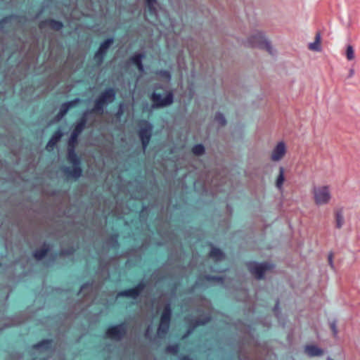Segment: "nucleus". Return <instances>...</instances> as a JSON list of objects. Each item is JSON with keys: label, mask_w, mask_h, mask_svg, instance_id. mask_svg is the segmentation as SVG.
I'll return each mask as SVG.
<instances>
[{"label": "nucleus", "mask_w": 360, "mask_h": 360, "mask_svg": "<svg viewBox=\"0 0 360 360\" xmlns=\"http://www.w3.org/2000/svg\"><path fill=\"white\" fill-rule=\"evenodd\" d=\"M79 136L71 133L68 141L67 160L72 166H62L60 167V172L66 181H76L82 176V158L76 153V146L78 143Z\"/></svg>", "instance_id": "f257e3e1"}, {"label": "nucleus", "mask_w": 360, "mask_h": 360, "mask_svg": "<svg viewBox=\"0 0 360 360\" xmlns=\"http://www.w3.org/2000/svg\"><path fill=\"white\" fill-rule=\"evenodd\" d=\"M116 97V90L113 87L105 89L95 100L92 111L103 114L104 106L114 101Z\"/></svg>", "instance_id": "f03ea898"}, {"label": "nucleus", "mask_w": 360, "mask_h": 360, "mask_svg": "<svg viewBox=\"0 0 360 360\" xmlns=\"http://www.w3.org/2000/svg\"><path fill=\"white\" fill-rule=\"evenodd\" d=\"M172 316V304L170 301H167L164 304L163 309L160 315V323L158 327V335L160 337L165 335L169 332Z\"/></svg>", "instance_id": "7ed1b4c3"}, {"label": "nucleus", "mask_w": 360, "mask_h": 360, "mask_svg": "<svg viewBox=\"0 0 360 360\" xmlns=\"http://www.w3.org/2000/svg\"><path fill=\"white\" fill-rule=\"evenodd\" d=\"M245 46L251 48H258L264 49L269 54H273V48L269 41H268L264 33L257 32L249 37L245 41Z\"/></svg>", "instance_id": "20e7f679"}, {"label": "nucleus", "mask_w": 360, "mask_h": 360, "mask_svg": "<svg viewBox=\"0 0 360 360\" xmlns=\"http://www.w3.org/2000/svg\"><path fill=\"white\" fill-rule=\"evenodd\" d=\"M152 101V108H162L172 105L174 103V95L172 90L165 91V96L156 92H153L150 96Z\"/></svg>", "instance_id": "39448f33"}, {"label": "nucleus", "mask_w": 360, "mask_h": 360, "mask_svg": "<svg viewBox=\"0 0 360 360\" xmlns=\"http://www.w3.org/2000/svg\"><path fill=\"white\" fill-rule=\"evenodd\" d=\"M138 136L141 141L143 150H145L152 137L153 125L146 120H141L139 123Z\"/></svg>", "instance_id": "423d86ee"}, {"label": "nucleus", "mask_w": 360, "mask_h": 360, "mask_svg": "<svg viewBox=\"0 0 360 360\" xmlns=\"http://www.w3.org/2000/svg\"><path fill=\"white\" fill-rule=\"evenodd\" d=\"M246 267L251 274L254 275L257 280L263 279L266 271L271 270L274 265L266 262H257L250 261L246 263Z\"/></svg>", "instance_id": "0eeeda50"}, {"label": "nucleus", "mask_w": 360, "mask_h": 360, "mask_svg": "<svg viewBox=\"0 0 360 360\" xmlns=\"http://www.w3.org/2000/svg\"><path fill=\"white\" fill-rule=\"evenodd\" d=\"M314 200L317 205H326L331 198L328 186H314L312 189Z\"/></svg>", "instance_id": "6e6552de"}, {"label": "nucleus", "mask_w": 360, "mask_h": 360, "mask_svg": "<svg viewBox=\"0 0 360 360\" xmlns=\"http://www.w3.org/2000/svg\"><path fill=\"white\" fill-rule=\"evenodd\" d=\"M211 320L210 316L208 315H202L197 319L193 318H186L185 321L187 323V329L184 334L182 336V339H185L188 338L195 329L200 326H205L207 323H209Z\"/></svg>", "instance_id": "1a4fd4ad"}, {"label": "nucleus", "mask_w": 360, "mask_h": 360, "mask_svg": "<svg viewBox=\"0 0 360 360\" xmlns=\"http://www.w3.org/2000/svg\"><path fill=\"white\" fill-rule=\"evenodd\" d=\"M114 42L113 37H109L100 44L93 56V60L97 66H101L106 56L108 50Z\"/></svg>", "instance_id": "9d476101"}, {"label": "nucleus", "mask_w": 360, "mask_h": 360, "mask_svg": "<svg viewBox=\"0 0 360 360\" xmlns=\"http://www.w3.org/2000/svg\"><path fill=\"white\" fill-rule=\"evenodd\" d=\"M148 282L142 279L134 288L121 290L117 292V297H129L134 300L137 299L141 292L146 288Z\"/></svg>", "instance_id": "9b49d317"}, {"label": "nucleus", "mask_w": 360, "mask_h": 360, "mask_svg": "<svg viewBox=\"0 0 360 360\" xmlns=\"http://www.w3.org/2000/svg\"><path fill=\"white\" fill-rule=\"evenodd\" d=\"M127 333V325L123 322L109 326L105 331V336L112 340H121Z\"/></svg>", "instance_id": "f8f14e48"}, {"label": "nucleus", "mask_w": 360, "mask_h": 360, "mask_svg": "<svg viewBox=\"0 0 360 360\" xmlns=\"http://www.w3.org/2000/svg\"><path fill=\"white\" fill-rule=\"evenodd\" d=\"M145 58V53L143 52L134 53L129 59L127 63L135 65L139 71L143 73L145 71L143 64V59Z\"/></svg>", "instance_id": "ddd939ff"}, {"label": "nucleus", "mask_w": 360, "mask_h": 360, "mask_svg": "<svg viewBox=\"0 0 360 360\" xmlns=\"http://www.w3.org/2000/svg\"><path fill=\"white\" fill-rule=\"evenodd\" d=\"M224 280H225V278L224 276L205 274L203 276H199L197 278L195 285L202 286L205 284V281H208V282L216 281L221 284H223L224 282Z\"/></svg>", "instance_id": "4468645a"}, {"label": "nucleus", "mask_w": 360, "mask_h": 360, "mask_svg": "<svg viewBox=\"0 0 360 360\" xmlns=\"http://www.w3.org/2000/svg\"><path fill=\"white\" fill-rule=\"evenodd\" d=\"M146 5L148 8V13H145L144 18L146 20H148V15H149L153 19L158 20V12L157 9V5H158V0H145Z\"/></svg>", "instance_id": "2eb2a0df"}, {"label": "nucleus", "mask_w": 360, "mask_h": 360, "mask_svg": "<svg viewBox=\"0 0 360 360\" xmlns=\"http://www.w3.org/2000/svg\"><path fill=\"white\" fill-rule=\"evenodd\" d=\"M147 247V244L142 243L141 245L137 248H131L128 249L124 253V255L127 257L131 258L136 257L137 262H140L141 260V252L146 249Z\"/></svg>", "instance_id": "dca6fc26"}, {"label": "nucleus", "mask_w": 360, "mask_h": 360, "mask_svg": "<svg viewBox=\"0 0 360 360\" xmlns=\"http://www.w3.org/2000/svg\"><path fill=\"white\" fill-rule=\"evenodd\" d=\"M285 153V146L283 142L278 143L274 148L271 153V160L274 161L280 160Z\"/></svg>", "instance_id": "f3484780"}, {"label": "nucleus", "mask_w": 360, "mask_h": 360, "mask_svg": "<svg viewBox=\"0 0 360 360\" xmlns=\"http://www.w3.org/2000/svg\"><path fill=\"white\" fill-rule=\"evenodd\" d=\"M210 251L209 252V257L215 262H220L226 258L225 253L219 248L214 246L210 243Z\"/></svg>", "instance_id": "a211bd4d"}, {"label": "nucleus", "mask_w": 360, "mask_h": 360, "mask_svg": "<svg viewBox=\"0 0 360 360\" xmlns=\"http://www.w3.org/2000/svg\"><path fill=\"white\" fill-rule=\"evenodd\" d=\"M304 352L309 357L320 356L323 354V350L315 345H306Z\"/></svg>", "instance_id": "6ab92c4d"}, {"label": "nucleus", "mask_w": 360, "mask_h": 360, "mask_svg": "<svg viewBox=\"0 0 360 360\" xmlns=\"http://www.w3.org/2000/svg\"><path fill=\"white\" fill-rule=\"evenodd\" d=\"M94 281H87L85 283L82 284L78 292V295L84 293L83 295L84 297H88L91 296L94 289Z\"/></svg>", "instance_id": "aec40b11"}, {"label": "nucleus", "mask_w": 360, "mask_h": 360, "mask_svg": "<svg viewBox=\"0 0 360 360\" xmlns=\"http://www.w3.org/2000/svg\"><path fill=\"white\" fill-rule=\"evenodd\" d=\"M118 239L119 234L117 233H112L105 240V244L109 248L118 249L120 248Z\"/></svg>", "instance_id": "412c9836"}, {"label": "nucleus", "mask_w": 360, "mask_h": 360, "mask_svg": "<svg viewBox=\"0 0 360 360\" xmlns=\"http://www.w3.org/2000/svg\"><path fill=\"white\" fill-rule=\"evenodd\" d=\"M78 247L71 245L68 248H60L58 252H56L54 257L56 258L58 257H68L71 256L75 254L77 251Z\"/></svg>", "instance_id": "4be33fe9"}, {"label": "nucleus", "mask_w": 360, "mask_h": 360, "mask_svg": "<svg viewBox=\"0 0 360 360\" xmlns=\"http://www.w3.org/2000/svg\"><path fill=\"white\" fill-rule=\"evenodd\" d=\"M335 227L341 229L345 223L343 209L340 208L335 210Z\"/></svg>", "instance_id": "5701e85b"}, {"label": "nucleus", "mask_w": 360, "mask_h": 360, "mask_svg": "<svg viewBox=\"0 0 360 360\" xmlns=\"http://www.w3.org/2000/svg\"><path fill=\"white\" fill-rule=\"evenodd\" d=\"M46 27H49L53 30L59 31L63 27V23L57 20L46 18Z\"/></svg>", "instance_id": "b1692460"}, {"label": "nucleus", "mask_w": 360, "mask_h": 360, "mask_svg": "<svg viewBox=\"0 0 360 360\" xmlns=\"http://www.w3.org/2000/svg\"><path fill=\"white\" fill-rule=\"evenodd\" d=\"M284 180H285L284 168L283 167H279V174L277 176V179L276 181V186L278 190H282Z\"/></svg>", "instance_id": "393cba45"}, {"label": "nucleus", "mask_w": 360, "mask_h": 360, "mask_svg": "<svg viewBox=\"0 0 360 360\" xmlns=\"http://www.w3.org/2000/svg\"><path fill=\"white\" fill-rule=\"evenodd\" d=\"M150 207L148 205H143L139 212V219L142 222H146L148 218Z\"/></svg>", "instance_id": "a878e982"}, {"label": "nucleus", "mask_w": 360, "mask_h": 360, "mask_svg": "<svg viewBox=\"0 0 360 360\" xmlns=\"http://www.w3.org/2000/svg\"><path fill=\"white\" fill-rule=\"evenodd\" d=\"M180 346L179 343H175L173 345H169L166 346L165 351L167 354H172L174 355H176L179 351Z\"/></svg>", "instance_id": "bb28decb"}, {"label": "nucleus", "mask_w": 360, "mask_h": 360, "mask_svg": "<svg viewBox=\"0 0 360 360\" xmlns=\"http://www.w3.org/2000/svg\"><path fill=\"white\" fill-rule=\"evenodd\" d=\"M205 152V148L202 143H198L193 146L192 153L197 156L203 155Z\"/></svg>", "instance_id": "cd10ccee"}, {"label": "nucleus", "mask_w": 360, "mask_h": 360, "mask_svg": "<svg viewBox=\"0 0 360 360\" xmlns=\"http://www.w3.org/2000/svg\"><path fill=\"white\" fill-rule=\"evenodd\" d=\"M110 263L108 261H105L104 259H100L98 260V271H105L108 275V269H109Z\"/></svg>", "instance_id": "c85d7f7f"}, {"label": "nucleus", "mask_w": 360, "mask_h": 360, "mask_svg": "<svg viewBox=\"0 0 360 360\" xmlns=\"http://www.w3.org/2000/svg\"><path fill=\"white\" fill-rule=\"evenodd\" d=\"M86 125L84 124L82 122L77 121L71 133L79 136L83 130L86 128Z\"/></svg>", "instance_id": "c756f323"}, {"label": "nucleus", "mask_w": 360, "mask_h": 360, "mask_svg": "<svg viewBox=\"0 0 360 360\" xmlns=\"http://www.w3.org/2000/svg\"><path fill=\"white\" fill-rule=\"evenodd\" d=\"M214 120L219 124L220 127H224L226 124L227 121L224 115L220 112H217L214 115Z\"/></svg>", "instance_id": "7c9ffc66"}, {"label": "nucleus", "mask_w": 360, "mask_h": 360, "mask_svg": "<svg viewBox=\"0 0 360 360\" xmlns=\"http://www.w3.org/2000/svg\"><path fill=\"white\" fill-rule=\"evenodd\" d=\"M63 134V132L60 129H58L56 131H55L54 134H53L51 140L49 141L48 143H46V148L49 146H50L51 143L53 144H54L55 143L59 141L60 140Z\"/></svg>", "instance_id": "2f4dec72"}, {"label": "nucleus", "mask_w": 360, "mask_h": 360, "mask_svg": "<svg viewBox=\"0 0 360 360\" xmlns=\"http://www.w3.org/2000/svg\"><path fill=\"white\" fill-rule=\"evenodd\" d=\"M320 34H317L315 37V41L313 43H310L309 45V48L311 50L321 51V46H320Z\"/></svg>", "instance_id": "473e14b6"}, {"label": "nucleus", "mask_w": 360, "mask_h": 360, "mask_svg": "<svg viewBox=\"0 0 360 360\" xmlns=\"http://www.w3.org/2000/svg\"><path fill=\"white\" fill-rule=\"evenodd\" d=\"M156 75L159 77L165 79L167 82H169L172 79V75L169 70H159L156 71Z\"/></svg>", "instance_id": "72a5a7b5"}, {"label": "nucleus", "mask_w": 360, "mask_h": 360, "mask_svg": "<svg viewBox=\"0 0 360 360\" xmlns=\"http://www.w3.org/2000/svg\"><path fill=\"white\" fill-rule=\"evenodd\" d=\"M92 112H96V111H92L91 110H86L84 112H83L81 117L77 120L78 122H82V123L85 125H86L87 121H88V117L89 115Z\"/></svg>", "instance_id": "f704fd0d"}, {"label": "nucleus", "mask_w": 360, "mask_h": 360, "mask_svg": "<svg viewBox=\"0 0 360 360\" xmlns=\"http://www.w3.org/2000/svg\"><path fill=\"white\" fill-rule=\"evenodd\" d=\"M346 57L348 60H352L354 58V50L352 45H347V46Z\"/></svg>", "instance_id": "c9c22d12"}, {"label": "nucleus", "mask_w": 360, "mask_h": 360, "mask_svg": "<svg viewBox=\"0 0 360 360\" xmlns=\"http://www.w3.org/2000/svg\"><path fill=\"white\" fill-rule=\"evenodd\" d=\"M70 108H69L67 102H65L61 104L60 110H59V115L63 117L67 114Z\"/></svg>", "instance_id": "e433bc0d"}, {"label": "nucleus", "mask_w": 360, "mask_h": 360, "mask_svg": "<svg viewBox=\"0 0 360 360\" xmlns=\"http://www.w3.org/2000/svg\"><path fill=\"white\" fill-rule=\"evenodd\" d=\"M34 256L37 259H43L45 257V249L42 248L39 250L36 251Z\"/></svg>", "instance_id": "4c0bfd02"}, {"label": "nucleus", "mask_w": 360, "mask_h": 360, "mask_svg": "<svg viewBox=\"0 0 360 360\" xmlns=\"http://www.w3.org/2000/svg\"><path fill=\"white\" fill-rule=\"evenodd\" d=\"M81 102V99L79 98H75L72 101H67V103L70 108L76 106L78 103Z\"/></svg>", "instance_id": "58836bf2"}, {"label": "nucleus", "mask_w": 360, "mask_h": 360, "mask_svg": "<svg viewBox=\"0 0 360 360\" xmlns=\"http://www.w3.org/2000/svg\"><path fill=\"white\" fill-rule=\"evenodd\" d=\"M330 328L333 332V334L335 337L337 336L338 335V328H337V324H336V321H333L332 322L330 323Z\"/></svg>", "instance_id": "ea45409f"}, {"label": "nucleus", "mask_w": 360, "mask_h": 360, "mask_svg": "<svg viewBox=\"0 0 360 360\" xmlns=\"http://www.w3.org/2000/svg\"><path fill=\"white\" fill-rule=\"evenodd\" d=\"M333 257V253L332 252L329 253L328 257V264L331 266V268L334 267Z\"/></svg>", "instance_id": "a19ab883"}, {"label": "nucleus", "mask_w": 360, "mask_h": 360, "mask_svg": "<svg viewBox=\"0 0 360 360\" xmlns=\"http://www.w3.org/2000/svg\"><path fill=\"white\" fill-rule=\"evenodd\" d=\"M123 106H124L123 103H120V104L119 109H118V110H117V112L116 113V116L117 117H120L122 115V113H123Z\"/></svg>", "instance_id": "79ce46f5"}, {"label": "nucleus", "mask_w": 360, "mask_h": 360, "mask_svg": "<svg viewBox=\"0 0 360 360\" xmlns=\"http://www.w3.org/2000/svg\"><path fill=\"white\" fill-rule=\"evenodd\" d=\"M51 249V245L46 243V267L48 266V256H49V252Z\"/></svg>", "instance_id": "37998d69"}, {"label": "nucleus", "mask_w": 360, "mask_h": 360, "mask_svg": "<svg viewBox=\"0 0 360 360\" xmlns=\"http://www.w3.org/2000/svg\"><path fill=\"white\" fill-rule=\"evenodd\" d=\"M154 89L155 90H158V89H160V90H165L164 86L162 84H156L155 85V86H154Z\"/></svg>", "instance_id": "c03bdc74"}, {"label": "nucleus", "mask_w": 360, "mask_h": 360, "mask_svg": "<svg viewBox=\"0 0 360 360\" xmlns=\"http://www.w3.org/2000/svg\"><path fill=\"white\" fill-rule=\"evenodd\" d=\"M278 309H279V302H278V301H277V302H276V304H275V306L274 307V311L275 313H276V312H277V311H278Z\"/></svg>", "instance_id": "a18cd8bd"}, {"label": "nucleus", "mask_w": 360, "mask_h": 360, "mask_svg": "<svg viewBox=\"0 0 360 360\" xmlns=\"http://www.w3.org/2000/svg\"><path fill=\"white\" fill-rule=\"evenodd\" d=\"M354 75V70L353 69H350L348 77H352Z\"/></svg>", "instance_id": "49530a36"}, {"label": "nucleus", "mask_w": 360, "mask_h": 360, "mask_svg": "<svg viewBox=\"0 0 360 360\" xmlns=\"http://www.w3.org/2000/svg\"><path fill=\"white\" fill-rule=\"evenodd\" d=\"M46 349H47L51 343V340L46 338Z\"/></svg>", "instance_id": "de8ad7c7"}, {"label": "nucleus", "mask_w": 360, "mask_h": 360, "mask_svg": "<svg viewBox=\"0 0 360 360\" xmlns=\"http://www.w3.org/2000/svg\"><path fill=\"white\" fill-rule=\"evenodd\" d=\"M145 335H146V338H148V335H149V328H148V329L146 330V334H145Z\"/></svg>", "instance_id": "09e8293b"}, {"label": "nucleus", "mask_w": 360, "mask_h": 360, "mask_svg": "<svg viewBox=\"0 0 360 360\" xmlns=\"http://www.w3.org/2000/svg\"><path fill=\"white\" fill-rule=\"evenodd\" d=\"M156 274H157V271H155L153 272V276H155L156 275Z\"/></svg>", "instance_id": "8fccbe9b"}, {"label": "nucleus", "mask_w": 360, "mask_h": 360, "mask_svg": "<svg viewBox=\"0 0 360 360\" xmlns=\"http://www.w3.org/2000/svg\"><path fill=\"white\" fill-rule=\"evenodd\" d=\"M327 360H333V359L332 358H330V356H328V357L327 358Z\"/></svg>", "instance_id": "3c124183"}]
</instances>
